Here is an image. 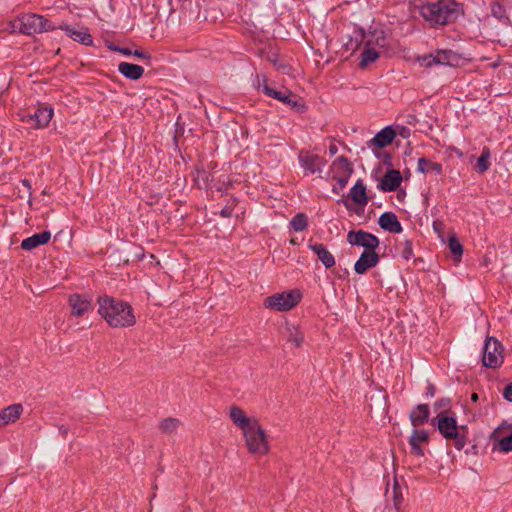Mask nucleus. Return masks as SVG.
<instances>
[{
    "label": "nucleus",
    "instance_id": "obj_20",
    "mask_svg": "<svg viewBox=\"0 0 512 512\" xmlns=\"http://www.w3.org/2000/svg\"><path fill=\"white\" fill-rule=\"evenodd\" d=\"M332 178L341 176H351L353 166L347 157L341 155L337 157L331 164Z\"/></svg>",
    "mask_w": 512,
    "mask_h": 512
},
{
    "label": "nucleus",
    "instance_id": "obj_56",
    "mask_svg": "<svg viewBox=\"0 0 512 512\" xmlns=\"http://www.w3.org/2000/svg\"><path fill=\"white\" fill-rule=\"evenodd\" d=\"M478 399H479V396H478V394H477V393H473V394L471 395V400H472V401L477 402V401H478Z\"/></svg>",
    "mask_w": 512,
    "mask_h": 512
},
{
    "label": "nucleus",
    "instance_id": "obj_13",
    "mask_svg": "<svg viewBox=\"0 0 512 512\" xmlns=\"http://www.w3.org/2000/svg\"><path fill=\"white\" fill-rule=\"evenodd\" d=\"M299 163L306 172L314 174L322 171L323 167L326 165V160L317 154L301 152L299 154Z\"/></svg>",
    "mask_w": 512,
    "mask_h": 512
},
{
    "label": "nucleus",
    "instance_id": "obj_4",
    "mask_svg": "<svg viewBox=\"0 0 512 512\" xmlns=\"http://www.w3.org/2000/svg\"><path fill=\"white\" fill-rule=\"evenodd\" d=\"M243 433L248 451L253 455L263 456L269 452V443L264 429L258 422Z\"/></svg>",
    "mask_w": 512,
    "mask_h": 512
},
{
    "label": "nucleus",
    "instance_id": "obj_29",
    "mask_svg": "<svg viewBox=\"0 0 512 512\" xmlns=\"http://www.w3.org/2000/svg\"><path fill=\"white\" fill-rule=\"evenodd\" d=\"M417 170L423 174L431 173L436 176L441 175L443 172V168L440 163L432 162L426 157H420L418 159Z\"/></svg>",
    "mask_w": 512,
    "mask_h": 512
},
{
    "label": "nucleus",
    "instance_id": "obj_28",
    "mask_svg": "<svg viewBox=\"0 0 512 512\" xmlns=\"http://www.w3.org/2000/svg\"><path fill=\"white\" fill-rule=\"evenodd\" d=\"M429 406L427 404H419L411 413L410 421L414 427L424 425L429 418Z\"/></svg>",
    "mask_w": 512,
    "mask_h": 512
},
{
    "label": "nucleus",
    "instance_id": "obj_16",
    "mask_svg": "<svg viewBox=\"0 0 512 512\" xmlns=\"http://www.w3.org/2000/svg\"><path fill=\"white\" fill-rule=\"evenodd\" d=\"M429 441V435L425 430L414 429L409 438V445L411 448V453L413 455L423 457L424 450L421 447L422 444H427Z\"/></svg>",
    "mask_w": 512,
    "mask_h": 512
},
{
    "label": "nucleus",
    "instance_id": "obj_7",
    "mask_svg": "<svg viewBox=\"0 0 512 512\" xmlns=\"http://www.w3.org/2000/svg\"><path fill=\"white\" fill-rule=\"evenodd\" d=\"M503 345L495 337H487L482 355V363L487 368H498L503 363Z\"/></svg>",
    "mask_w": 512,
    "mask_h": 512
},
{
    "label": "nucleus",
    "instance_id": "obj_1",
    "mask_svg": "<svg viewBox=\"0 0 512 512\" xmlns=\"http://www.w3.org/2000/svg\"><path fill=\"white\" fill-rule=\"evenodd\" d=\"M98 313L112 328H127L136 323L133 307L126 301L109 295L97 299Z\"/></svg>",
    "mask_w": 512,
    "mask_h": 512
},
{
    "label": "nucleus",
    "instance_id": "obj_5",
    "mask_svg": "<svg viewBox=\"0 0 512 512\" xmlns=\"http://www.w3.org/2000/svg\"><path fill=\"white\" fill-rule=\"evenodd\" d=\"M302 299V293L298 289H292L282 293H275L264 300V307L275 311H289Z\"/></svg>",
    "mask_w": 512,
    "mask_h": 512
},
{
    "label": "nucleus",
    "instance_id": "obj_22",
    "mask_svg": "<svg viewBox=\"0 0 512 512\" xmlns=\"http://www.w3.org/2000/svg\"><path fill=\"white\" fill-rule=\"evenodd\" d=\"M308 247L317 255L318 259L324 265L326 269H329L335 265V258L327 248L321 243L308 244Z\"/></svg>",
    "mask_w": 512,
    "mask_h": 512
},
{
    "label": "nucleus",
    "instance_id": "obj_46",
    "mask_svg": "<svg viewBox=\"0 0 512 512\" xmlns=\"http://www.w3.org/2000/svg\"><path fill=\"white\" fill-rule=\"evenodd\" d=\"M132 55L140 59L149 60L151 58V55L148 52H144L142 50H135L133 51Z\"/></svg>",
    "mask_w": 512,
    "mask_h": 512
},
{
    "label": "nucleus",
    "instance_id": "obj_57",
    "mask_svg": "<svg viewBox=\"0 0 512 512\" xmlns=\"http://www.w3.org/2000/svg\"><path fill=\"white\" fill-rule=\"evenodd\" d=\"M60 432H61V434L63 435V437H65V436L67 435V429H66V428H64V427H61V428H60Z\"/></svg>",
    "mask_w": 512,
    "mask_h": 512
},
{
    "label": "nucleus",
    "instance_id": "obj_59",
    "mask_svg": "<svg viewBox=\"0 0 512 512\" xmlns=\"http://www.w3.org/2000/svg\"><path fill=\"white\" fill-rule=\"evenodd\" d=\"M506 426H507V430H512V424H508V423L506 422Z\"/></svg>",
    "mask_w": 512,
    "mask_h": 512
},
{
    "label": "nucleus",
    "instance_id": "obj_32",
    "mask_svg": "<svg viewBox=\"0 0 512 512\" xmlns=\"http://www.w3.org/2000/svg\"><path fill=\"white\" fill-rule=\"evenodd\" d=\"M490 157H491V153H490V150L488 147H484L482 152H481V155L479 156V158L477 159V163H476V170L479 172V173H484L486 172L489 167H490Z\"/></svg>",
    "mask_w": 512,
    "mask_h": 512
},
{
    "label": "nucleus",
    "instance_id": "obj_60",
    "mask_svg": "<svg viewBox=\"0 0 512 512\" xmlns=\"http://www.w3.org/2000/svg\"><path fill=\"white\" fill-rule=\"evenodd\" d=\"M290 243H291V244H293V245H296V244H297L296 240H294V239H291V240H290Z\"/></svg>",
    "mask_w": 512,
    "mask_h": 512
},
{
    "label": "nucleus",
    "instance_id": "obj_33",
    "mask_svg": "<svg viewBox=\"0 0 512 512\" xmlns=\"http://www.w3.org/2000/svg\"><path fill=\"white\" fill-rule=\"evenodd\" d=\"M290 226L295 232H302L308 227V218L304 213H297L290 221Z\"/></svg>",
    "mask_w": 512,
    "mask_h": 512
},
{
    "label": "nucleus",
    "instance_id": "obj_37",
    "mask_svg": "<svg viewBox=\"0 0 512 512\" xmlns=\"http://www.w3.org/2000/svg\"><path fill=\"white\" fill-rule=\"evenodd\" d=\"M448 247L450 252L456 257L457 260H460L463 254V246L455 236V234L451 235L448 239Z\"/></svg>",
    "mask_w": 512,
    "mask_h": 512
},
{
    "label": "nucleus",
    "instance_id": "obj_45",
    "mask_svg": "<svg viewBox=\"0 0 512 512\" xmlns=\"http://www.w3.org/2000/svg\"><path fill=\"white\" fill-rule=\"evenodd\" d=\"M349 178H350V176H341V177H335L333 179L337 181L339 188L343 189L347 185Z\"/></svg>",
    "mask_w": 512,
    "mask_h": 512
},
{
    "label": "nucleus",
    "instance_id": "obj_55",
    "mask_svg": "<svg viewBox=\"0 0 512 512\" xmlns=\"http://www.w3.org/2000/svg\"><path fill=\"white\" fill-rule=\"evenodd\" d=\"M276 54H272L271 56H268V60L274 64H276Z\"/></svg>",
    "mask_w": 512,
    "mask_h": 512
},
{
    "label": "nucleus",
    "instance_id": "obj_11",
    "mask_svg": "<svg viewBox=\"0 0 512 512\" xmlns=\"http://www.w3.org/2000/svg\"><path fill=\"white\" fill-rule=\"evenodd\" d=\"M71 307V314L76 317H82L93 310L92 298L85 294H72L68 299Z\"/></svg>",
    "mask_w": 512,
    "mask_h": 512
},
{
    "label": "nucleus",
    "instance_id": "obj_3",
    "mask_svg": "<svg viewBox=\"0 0 512 512\" xmlns=\"http://www.w3.org/2000/svg\"><path fill=\"white\" fill-rule=\"evenodd\" d=\"M460 2H426L420 7L422 16L432 25H445L459 14Z\"/></svg>",
    "mask_w": 512,
    "mask_h": 512
},
{
    "label": "nucleus",
    "instance_id": "obj_9",
    "mask_svg": "<svg viewBox=\"0 0 512 512\" xmlns=\"http://www.w3.org/2000/svg\"><path fill=\"white\" fill-rule=\"evenodd\" d=\"M494 449L508 453L512 451V429L507 430L506 422H502L490 435Z\"/></svg>",
    "mask_w": 512,
    "mask_h": 512
},
{
    "label": "nucleus",
    "instance_id": "obj_30",
    "mask_svg": "<svg viewBox=\"0 0 512 512\" xmlns=\"http://www.w3.org/2000/svg\"><path fill=\"white\" fill-rule=\"evenodd\" d=\"M283 335L288 342L293 343L296 347H300L304 342V334L295 325L286 323Z\"/></svg>",
    "mask_w": 512,
    "mask_h": 512
},
{
    "label": "nucleus",
    "instance_id": "obj_38",
    "mask_svg": "<svg viewBox=\"0 0 512 512\" xmlns=\"http://www.w3.org/2000/svg\"><path fill=\"white\" fill-rule=\"evenodd\" d=\"M399 250L401 256L405 260H410L413 257V247H412V241L405 239L404 241L399 243Z\"/></svg>",
    "mask_w": 512,
    "mask_h": 512
},
{
    "label": "nucleus",
    "instance_id": "obj_39",
    "mask_svg": "<svg viewBox=\"0 0 512 512\" xmlns=\"http://www.w3.org/2000/svg\"><path fill=\"white\" fill-rule=\"evenodd\" d=\"M418 62L423 67H431L436 65L435 54L423 55L418 57Z\"/></svg>",
    "mask_w": 512,
    "mask_h": 512
},
{
    "label": "nucleus",
    "instance_id": "obj_51",
    "mask_svg": "<svg viewBox=\"0 0 512 512\" xmlns=\"http://www.w3.org/2000/svg\"><path fill=\"white\" fill-rule=\"evenodd\" d=\"M338 152V147L335 144H330L329 146V153L330 155H335Z\"/></svg>",
    "mask_w": 512,
    "mask_h": 512
},
{
    "label": "nucleus",
    "instance_id": "obj_58",
    "mask_svg": "<svg viewBox=\"0 0 512 512\" xmlns=\"http://www.w3.org/2000/svg\"><path fill=\"white\" fill-rule=\"evenodd\" d=\"M22 183H23V185H25L26 187L30 188V182H29L28 180L24 179V180L22 181Z\"/></svg>",
    "mask_w": 512,
    "mask_h": 512
},
{
    "label": "nucleus",
    "instance_id": "obj_48",
    "mask_svg": "<svg viewBox=\"0 0 512 512\" xmlns=\"http://www.w3.org/2000/svg\"><path fill=\"white\" fill-rule=\"evenodd\" d=\"M402 497L398 495L396 491V486L394 487V506L397 510L400 508Z\"/></svg>",
    "mask_w": 512,
    "mask_h": 512
},
{
    "label": "nucleus",
    "instance_id": "obj_25",
    "mask_svg": "<svg viewBox=\"0 0 512 512\" xmlns=\"http://www.w3.org/2000/svg\"><path fill=\"white\" fill-rule=\"evenodd\" d=\"M118 71L130 80H138L144 74V68L142 66L128 62H121L118 65Z\"/></svg>",
    "mask_w": 512,
    "mask_h": 512
},
{
    "label": "nucleus",
    "instance_id": "obj_43",
    "mask_svg": "<svg viewBox=\"0 0 512 512\" xmlns=\"http://www.w3.org/2000/svg\"><path fill=\"white\" fill-rule=\"evenodd\" d=\"M235 203L233 202L231 205L225 206L221 211L220 215L224 218H228L232 215V211L234 208Z\"/></svg>",
    "mask_w": 512,
    "mask_h": 512
},
{
    "label": "nucleus",
    "instance_id": "obj_49",
    "mask_svg": "<svg viewBox=\"0 0 512 512\" xmlns=\"http://www.w3.org/2000/svg\"><path fill=\"white\" fill-rule=\"evenodd\" d=\"M436 407L439 408H446L449 406V400L448 399H441L435 403Z\"/></svg>",
    "mask_w": 512,
    "mask_h": 512
},
{
    "label": "nucleus",
    "instance_id": "obj_26",
    "mask_svg": "<svg viewBox=\"0 0 512 512\" xmlns=\"http://www.w3.org/2000/svg\"><path fill=\"white\" fill-rule=\"evenodd\" d=\"M395 136L396 132L393 127L387 126L374 136L372 142L379 148H385L393 142Z\"/></svg>",
    "mask_w": 512,
    "mask_h": 512
},
{
    "label": "nucleus",
    "instance_id": "obj_40",
    "mask_svg": "<svg viewBox=\"0 0 512 512\" xmlns=\"http://www.w3.org/2000/svg\"><path fill=\"white\" fill-rule=\"evenodd\" d=\"M20 22V17H18L17 19L13 20V21H9L6 25V27L4 28V30L10 32V33H14L16 31H19L21 33V26H19L17 23Z\"/></svg>",
    "mask_w": 512,
    "mask_h": 512
},
{
    "label": "nucleus",
    "instance_id": "obj_41",
    "mask_svg": "<svg viewBox=\"0 0 512 512\" xmlns=\"http://www.w3.org/2000/svg\"><path fill=\"white\" fill-rule=\"evenodd\" d=\"M393 129L395 130L396 135H400L402 138H408L411 134L410 129L404 125H396Z\"/></svg>",
    "mask_w": 512,
    "mask_h": 512
},
{
    "label": "nucleus",
    "instance_id": "obj_34",
    "mask_svg": "<svg viewBox=\"0 0 512 512\" xmlns=\"http://www.w3.org/2000/svg\"><path fill=\"white\" fill-rule=\"evenodd\" d=\"M180 426V421L177 418H166L159 423V429L166 434H173Z\"/></svg>",
    "mask_w": 512,
    "mask_h": 512
},
{
    "label": "nucleus",
    "instance_id": "obj_35",
    "mask_svg": "<svg viewBox=\"0 0 512 512\" xmlns=\"http://www.w3.org/2000/svg\"><path fill=\"white\" fill-rule=\"evenodd\" d=\"M492 15L504 23H510L509 15L502 2H493L491 6Z\"/></svg>",
    "mask_w": 512,
    "mask_h": 512
},
{
    "label": "nucleus",
    "instance_id": "obj_6",
    "mask_svg": "<svg viewBox=\"0 0 512 512\" xmlns=\"http://www.w3.org/2000/svg\"><path fill=\"white\" fill-rule=\"evenodd\" d=\"M17 24L21 26V33L26 35L42 33L57 28L43 16L34 13L21 15L20 22Z\"/></svg>",
    "mask_w": 512,
    "mask_h": 512
},
{
    "label": "nucleus",
    "instance_id": "obj_8",
    "mask_svg": "<svg viewBox=\"0 0 512 512\" xmlns=\"http://www.w3.org/2000/svg\"><path fill=\"white\" fill-rule=\"evenodd\" d=\"M53 117V109L47 106L38 107L35 112L26 113L21 120L31 128L39 129L46 127Z\"/></svg>",
    "mask_w": 512,
    "mask_h": 512
},
{
    "label": "nucleus",
    "instance_id": "obj_54",
    "mask_svg": "<svg viewBox=\"0 0 512 512\" xmlns=\"http://www.w3.org/2000/svg\"><path fill=\"white\" fill-rule=\"evenodd\" d=\"M121 48L122 47L116 46L114 44L109 45V49L112 51H115V52H119V49H121Z\"/></svg>",
    "mask_w": 512,
    "mask_h": 512
},
{
    "label": "nucleus",
    "instance_id": "obj_21",
    "mask_svg": "<svg viewBox=\"0 0 512 512\" xmlns=\"http://www.w3.org/2000/svg\"><path fill=\"white\" fill-rule=\"evenodd\" d=\"M23 413L21 404H12L0 411V427L16 422Z\"/></svg>",
    "mask_w": 512,
    "mask_h": 512
},
{
    "label": "nucleus",
    "instance_id": "obj_50",
    "mask_svg": "<svg viewBox=\"0 0 512 512\" xmlns=\"http://www.w3.org/2000/svg\"><path fill=\"white\" fill-rule=\"evenodd\" d=\"M119 53H121L125 56H130V55H132L133 51L127 47H122L121 49H119Z\"/></svg>",
    "mask_w": 512,
    "mask_h": 512
},
{
    "label": "nucleus",
    "instance_id": "obj_52",
    "mask_svg": "<svg viewBox=\"0 0 512 512\" xmlns=\"http://www.w3.org/2000/svg\"><path fill=\"white\" fill-rule=\"evenodd\" d=\"M198 177L202 178L206 182L209 180L208 174L205 171H198Z\"/></svg>",
    "mask_w": 512,
    "mask_h": 512
},
{
    "label": "nucleus",
    "instance_id": "obj_10",
    "mask_svg": "<svg viewBox=\"0 0 512 512\" xmlns=\"http://www.w3.org/2000/svg\"><path fill=\"white\" fill-rule=\"evenodd\" d=\"M347 242L351 245L364 247L365 250L375 251L379 246V239L366 231H349L347 234Z\"/></svg>",
    "mask_w": 512,
    "mask_h": 512
},
{
    "label": "nucleus",
    "instance_id": "obj_19",
    "mask_svg": "<svg viewBox=\"0 0 512 512\" xmlns=\"http://www.w3.org/2000/svg\"><path fill=\"white\" fill-rule=\"evenodd\" d=\"M378 224L383 230L389 233L398 234L403 230L401 223L393 212H385L381 214L378 219Z\"/></svg>",
    "mask_w": 512,
    "mask_h": 512
},
{
    "label": "nucleus",
    "instance_id": "obj_17",
    "mask_svg": "<svg viewBox=\"0 0 512 512\" xmlns=\"http://www.w3.org/2000/svg\"><path fill=\"white\" fill-rule=\"evenodd\" d=\"M230 418L232 422L244 432L248 428L254 425V422H258L256 418H250L246 415L243 409L238 406H233L230 409Z\"/></svg>",
    "mask_w": 512,
    "mask_h": 512
},
{
    "label": "nucleus",
    "instance_id": "obj_36",
    "mask_svg": "<svg viewBox=\"0 0 512 512\" xmlns=\"http://www.w3.org/2000/svg\"><path fill=\"white\" fill-rule=\"evenodd\" d=\"M378 57V52L373 47L367 46L362 52L360 65L367 66L375 62Z\"/></svg>",
    "mask_w": 512,
    "mask_h": 512
},
{
    "label": "nucleus",
    "instance_id": "obj_53",
    "mask_svg": "<svg viewBox=\"0 0 512 512\" xmlns=\"http://www.w3.org/2000/svg\"><path fill=\"white\" fill-rule=\"evenodd\" d=\"M254 83L257 86V88L263 92V80H260V85H259V83L257 81V77H256Z\"/></svg>",
    "mask_w": 512,
    "mask_h": 512
},
{
    "label": "nucleus",
    "instance_id": "obj_24",
    "mask_svg": "<svg viewBox=\"0 0 512 512\" xmlns=\"http://www.w3.org/2000/svg\"><path fill=\"white\" fill-rule=\"evenodd\" d=\"M363 40L366 46H378V47H386L387 46V37L383 30L374 29L368 33L363 34Z\"/></svg>",
    "mask_w": 512,
    "mask_h": 512
},
{
    "label": "nucleus",
    "instance_id": "obj_18",
    "mask_svg": "<svg viewBox=\"0 0 512 512\" xmlns=\"http://www.w3.org/2000/svg\"><path fill=\"white\" fill-rule=\"evenodd\" d=\"M402 182L401 173L398 170L390 169L383 176L378 188L385 192L395 191Z\"/></svg>",
    "mask_w": 512,
    "mask_h": 512
},
{
    "label": "nucleus",
    "instance_id": "obj_14",
    "mask_svg": "<svg viewBox=\"0 0 512 512\" xmlns=\"http://www.w3.org/2000/svg\"><path fill=\"white\" fill-rule=\"evenodd\" d=\"M57 28L63 30L66 35L72 38L74 41H77L86 46H91L93 44L92 36L88 32V29L85 27L76 28L68 24H63Z\"/></svg>",
    "mask_w": 512,
    "mask_h": 512
},
{
    "label": "nucleus",
    "instance_id": "obj_2",
    "mask_svg": "<svg viewBox=\"0 0 512 512\" xmlns=\"http://www.w3.org/2000/svg\"><path fill=\"white\" fill-rule=\"evenodd\" d=\"M436 426L439 433L451 442L457 450H462L468 441V427L459 426L455 418V414L449 409H445L438 413L431 421Z\"/></svg>",
    "mask_w": 512,
    "mask_h": 512
},
{
    "label": "nucleus",
    "instance_id": "obj_23",
    "mask_svg": "<svg viewBox=\"0 0 512 512\" xmlns=\"http://www.w3.org/2000/svg\"><path fill=\"white\" fill-rule=\"evenodd\" d=\"M51 238L49 231H42L27 237L21 242V248L26 251H31L41 245L48 243Z\"/></svg>",
    "mask_w": 512,
    "mask_h": 512
},
{
    "label": "nucleus",
    "instance_id": "obj_27",
    "mask_svg": "<svg viewBox=\"0 0 512 512\" xmlns=\"http://www.w3.org/2000/svg\"><path fill=\"white\" fill-rule=\"evenodd\" d=\"M350 198L357 205L362 207L367 205L368 196L366 193V187L361 179H359L350 189Z\"/></svg>",
    "mask_w": 512,
    "mask_h": 512
},
{
    "label": "nucleus",
    "instance_id": "obj_12",
    "mask_svg": "<svg viewBox=\"0 0 512 512\" xmlns=\"http://www.w3.org/2000/svg\"><path fill=\"white\" fill-rule=\"evenodd\" d=\"M260 80H263V93L269 97H272L284 104L295 106L296 101L292 98V93L287 89L276 90L270 87L267 83V78L265 75H257V81L260 84Z\"/></svg>",
    "mask_w": 512,
    "mask_h": 512
},
{
    "label": "nucleus",
    "instance_id": "obj_47",
    "mask_svg": "<svg viewBox=\"0 0 512 512\" xmlns=\"http://www.w3.org/2000/svg\"><path fill=\"white\" fill-rule=\"evenodd\" d=\"M405 123L409 125H415L417 123V117L414 114H407L405 116Z\"/></svg>",
    "mask_w": 512,
    "mask_h": 512
},
{
    "label": "nucleus",
    "instance_id": "obj_42",
    "mask_svg": "<svg viewBox=\"0 0 512 512\" xmlns=\"http://www.w3.org/2000/svg\"><path fill=\"white\" fill-rule=\"evenodd\" d=\"M433 230L438 234L440 238L443 239V233L445 229V224L441 220H435L432 224Z\"/></svg>",
    "mask_w": 512,
    "mask_h": 512
},
{
    "label": "nucleus",
    "instance_id": "obj_31",
    "mask_svg": "<svg viewBox=\"0 0 512 512\" xmlns=\"http://www.w3.org/2000/svg\"><path fill=\"white\" fill-rule=\"evenodd\" d=\"M436 65H453L457 55L452 50H437L435 53Z\"/></svg>",
    "mask_w": 512,
    "mask_h": 512
},
{
    "label": "nucleus",
    "instance_id": "obj_15",
    "mask_svg": "<svg viewBox=\"0 0 512 512\" xmlns=\"http://www.w3.org/2000/svg\"><path fill=\"white\" fill-rule=\"evenodd\" d=\"M379 262V256L375 251L364 250L354 265L357 274H364L370 268L375 267Z\"/></svg>",
    "mask_w": 512,
    "mask_h": 512
},
{
    "label": "nucleus",
    "instance_id": "obj_44",
    "mask_svg": "<svg viewBox=\"0 0 512 512\" xmlns=\"http://www.w3.org/2000/svg\"><path fill=\"white\" fill-rule=\"evenodd\" d=\"M503 396L507 401L512 402V382L504 388Z\"/></svg>",
    "mask_w": 512,
    "mask_h": 512
}]
</instances>
